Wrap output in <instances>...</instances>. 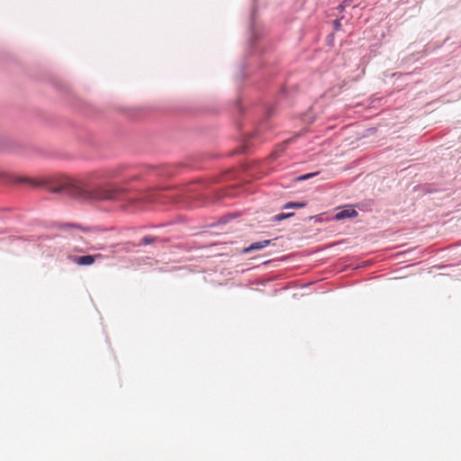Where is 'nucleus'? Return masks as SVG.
Listing matches in <instances>:
<instances>
[{
  "mask_svg": "<svg viewBox=\"0 0 461 461\" xmlns=\"http://www.w3.org/2000/svg\"><path fill=\"white\" fill-rule=\"evenodd\" d=\"M63 228L64 229H71V230H82L84 232H86L88 231V228H85V227H81L80 225H77V224H65L63 225Z\"/></svg>",
  "mask_w": 461,
  "mask_h": 461,
  "instance_id": "423d86ee",
  "label": "nucleus"
},
{
  "mask_svg": "<svg viewBox=\"0 0 461 461\" xmlns=\"http://www.w3.org/2000/svg\"><path fill=\"white\" fill-rule=\"evenodd\" d=\"M156 240H157V238H155V237L145 236V237L142 238V240L140 241V244L141 245H149V244L155 242Z\"/></svg>",
  "mask_w": 461,
  "mask_h": 461,
  "instance_id": "0eeeda50",
  "label": "nucleus"
},
{
  "mask_svg": "<svg viewBox=\"0 0 461 461\" xmlns=\"http://www.w3.org/2000/svg\"><path fill=\"white\" fill-rule=\"evenodd\" d=\"M348 5H349V4H348V2L344 1V2L339 5V8L344 9V8H345V6H347Z\"/></svg>",
  "mask_w": 461,
  "mask_h": 461,
  "instance_id": "9d476101",
  "label": "nucleus"
},
{
  "mask_svg": "<svg viewBox=\"0 0 461 461\" xmlns=\"http://www.w3.org/2000/svg\"><path fill=\"white\" fill-rule=\"evenodd\" d=\"M53 193H61L83 202L131 200L124 188L110 184L99 185L90 190L82 182L70 180L52 189Z\"/></svg>",
  "mask_w": 461,
  "mask_h": 461,
  "instance_id": "f257e3e1",
  "label": "nucleus"
},
{
  "mask_svg": "<svg viewBox=\"0 0 461 461\" xmlns=\"http://www.w3.org/2000/svg\"><path fill=\"white\" fill-rule=\"evenodd\" d=\"M306 206V203H294V202H289L287 203H285L284 205V208L285 209H288V208H303Z\"/></svg>",
  "mask_w": 461,
  "mask_h": 461,
  "instance_id": "39448f33",
  "label": "nucleus"
},
{
  "mask_svg": "<svg viewBox=\"0 0 461 461\" xmlns=\"http://www.w3.org/2000/svg\"><path fill=\"white\" fill-rule=\"evenodd\" d=\"M357 216V212L351 206L346 207L344 210L339 212L335 215L337 221L343 220L346 218H355Z\"/></svg>",
  "mask_w": 461,
  "mask_h": 461,
  "instance_id": "7ed1b4c3",
  "label": "nucleus"
},
{
  "mask_svg": "<svg viewBox=\"0 0 461 461\" xmlns=\"http://www.w3.org/2000/svg\"><path fill=\"white\" fill-rule=\"evenodd\" d=\"M103 255L95 254V255H86V256H79V257H70L69 258L78 266H91L95 262V259L102 258Z\"/></svg>",
  "mask_w": 461,
  "mask_h": 461,
  "instance_id": "f03ea898",
  "label": "nucleus"
},
{
  "mask_svg": "<svg viewBox=\"0 0 461 461\" xmlns=\"http://www.w3.org/2000/svg\"><path fill=\"white\" fill-rule=\"evenodd\" d=\"M314 174H307V175H304V176H300L298 179L299 180H304V179H308L309 177H311L312 176H313Z\"/></svg>",
  "mask_w": 461,
  "mask_h": 461,
  "instance_id": "1a4fd4ad",
  "label": "nucleus"
},
{
  "mask_svg": "<svg viewBox=\"0 0 461 461\" xmlns=\"http://www.w3.org/2000/svg\"><path fill=\"white\" fill-rule=\"evenodd\" d=\"M293 215H294L293 212H291V213H278V214H276L275 216V220L279 221L285 220L286 218H289V217H291Z\"/></svg>",
  "mask_w": 461,
  "mask_h": 461,
  "instance_id": "6e6552de",
  "label": "nucleus"
},
{
  "mask_svg": "<svg viewBox=\"0 0 461 461\" xmlns=\"http://www.w3.org/2000/svg\"><path fill=\"white\" fill-rule=\"evenodd\" d=\"M270 243H271L270 240H264L253 242L248 248H245L243 249V252L249 253L253 250H259V249H262L267 247Z\"/></svg>",
  "mask_w": 461,
  "mask_h": 461,
  "instance_id": "20e7f679",
  "label": "nucleus"
}]
</instances>
